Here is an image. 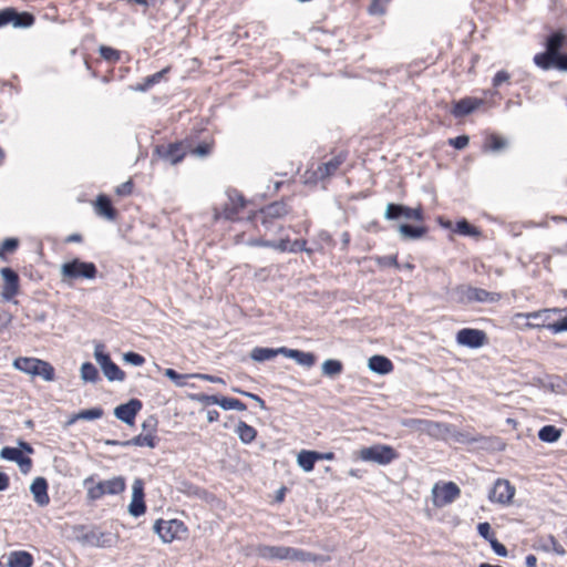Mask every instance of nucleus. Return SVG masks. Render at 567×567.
<instances>
[{"mask_svg":"<svg viewBox=\"0 0 567 567\" xmlns=\"http://www.w3.org/2000/svg\"><path fill=\"white\" fill-rule=\"evenodd\" d=\"M73 538L83 546L106 548L113 545V535L101 532L96 527L87 528L79 525L73 527Z\"/></svg>","mask_w":567,"mask_h":567,"instance_id":"1","label":"nucleus"},{"mask_svg":"<svg viewBox=\"0 0 567 567\" xmlns=\"http://www.w3.org/2000/svg\"><path fill=\"white\" fill-rule=\"evenodd\" d=\"M97 268L93 262L82 261L78 258L61 266L62 281L71 285L76 279H94Z\"/></svg>","mask_w":567,"mask_h":567,"instance_id":"2","label":"nucleus"},{"mask_svg":"<svg viewBox=\"0 0 567 567\" xmlns=\"http://www.w3.org/2000/svg\"><path fill=\"white\" fill-rule=\"evenodd\" d=\"M256 555L265 560H306L307 554L293 547L259 545L256 547Z\"/></svg>","mask_w":567,"mask_h":567,"instance_id":"3","label":"nucleus"},{"mask_svg":"<svg viewBox=\"0 0 567 567\" xmlns=\"http://www.w3.org/2000/svg\"><path fill=\"white\" fill-rule=\"evenodd\" d=\"M457 300L462 303H495L499 301L501 295L498 292H491L482 288L472 287L468 285H461L455 288Z\"/></svg>","mask_w":567,"mask_h":567,"instance_id":"4","label":"nucleus"},{"mask_svg":"<svg viewBox=\"0 0 567 567\" xmlns=\"http://www.w3.org/2000/svg\"><path fill=\"white\" fill-rule=\"evenodd\" d=\"M359 457L364 462H372L379 465H388L396 460L399 454L390 445L374 444L361 449L359 452Z\"/></svg>","mask_w":567,"mask_h":567,"instance_id":"5","label":"nucleus"},{"mask_svg":"<svg viewBox=\"0 0 567 567\" xmlns=\"http://www.w3.org/2000/svg\"><path fill=\"white\" fill-rule=\"evenodd\" d=\"M384 218L386 220H415L423 221L424 214L421 206L415 208L408 207L402 204L389 203L385 207Z\"/></svg>","mask_w":567,"mask_h":567,"instance_id":"6","label":"nucleus"},{"mask_svg":"<svg viewBox=\"0 0 567 567\" xmlns=\"http://www.w3.org/2000/svg\"><path fill=\"white\" fill-rule=\"evenodd\" d=\"M153 529L164 543H172L186 532L184 523L178 519H157Z\"/></svg>","mask_w":567,"mask_h":567,"instance_id":"7","label":"nucleus"},{"mask_svg":"<svg viewBox=\"0 0 567 567\" xmlns=\"http://www.w3.org/2000/svg\"><path fill=\"white\" fill-rule=\"evenodd\" d=\"M516 488L508 480L497 478L488 493V499L492 503L509 505L515 495Z\"/></svg>","mask_w":567,"mask_h":567,"instance_id":"8","label":"nucleus"},{"mask_svg":"<svg viewBox=\"0 0 567 567\" xmlns=\"http://www.w3.org/2000/svg\"><path fill=\"white\" fill-rule=\"evenodd\" d=\"M227 200L224 203L221 213L217 214V218L223 217L228 220H235L239 212L245 207V198L236 189L226 193Z\"/></svg>","mask_w":567,"mask_h":567,"instance_id":"9","label":"nucleus"},{"mask_svg":"<svg viewBox=\"0 0 567 567\" xmlns=\"http://www.w3.org/2000/svg\"><path fill=\"white\" fill-rule=\"evenodd\" d=\"M432 493L434 505L442 507L453 503L460 496L461 489L455 483L449 482L442 486L435 485Z\"/></svg>","mask_w":567,"mask_h":567,"instance_id":"10","label":"nucleus"},{"mask_svg":"<svg viewBox=\"0 0 567 567\" xmlns=\"http://www.w3.org/2000/svg\"><path fill=\"white\" fill-rule=\"evenodd\" d=\"M487 340L486 333L483 330L464 328L456 333V342L460 346L471 349H477L485 344Z\"/></svg>","mask_w":567,"mask_h":567,"instance_id":"11","label":"nucleus"},{"mask_svg":"<svg viewBox=\"0 0 567 567\" xmlns=\"http://www.w3.org/2000/svg\"><path fill=\"white\" fill-rule=\"evenodd\" d=\"M146 511L144 502V482L142 478H135L132 485V501L128 505V513L138 517Z\"/></svg>","mask_w":567,"mask_h":567,"instance_id":"12","label":"nucleus"},{"mask_svg":"<svg viewBox=\"0 0 567 567\" xmlns=\"http://www.w3.org/2000/svg\"><path fill=\"white\" fill-rule=\"evenodd\" d=\"M142 406L143 404L138 399H131L128 402L117 405L114 409V415L123 423L133 425Z\"/></svg>","mask_w":567,"mask_h":567,"instance_id":"13","label":"nucleus"},{"mask_svg":"<svg viewBox=\"0 0 567 567\" xmlns=\"http://www.w3.org/2000/svg\"><path fill=\"white\" fill-rule=\"evenodd\" d=\"M0 275L3 279L1 297L4 300L10 301L19 292V276L11 268H2L0 270Z\"/></svg>","mask_w":567,"mask_h":567,"instance_id":"14","label":"nucleus"},{"mask_svg":"<svg viewBox=\"0 0 567 567\" xmlns=\"http://www.w3.org/2000/svg\"><path fill=\"white\" fill-rule=\"evenodd\" d=\"M347 154L340 152L334 155L331 159L326 163L320 164L317 169L313 172V176L318 181H324L331 176H333L340 166L346 162Z\"/></svg>","mask_w":567,"mask_h":567,"instance_id":"15","label":"nucleus"},{"mask_svg":"<svg viewBox=\"0 0 567 567\" xmlns=\"http://www.w3.org/2000/svg\"><path fill=\"white\" fill-rule=\"evenodd\" d=\"M0 457L6 461L14 462L18 464L23 474H28L32 467V460L24 456L22 451L18 447L4 446L0 451Z\"/></svg>","mask_w":567,"mask_h":567,"instance_id":"16","label":"nucleus"},{"mask_svg":"<svg viewBox=\"0 0 567 567\" xmlns=\"http://www.w3.org/2000/svg\"><path fill=\"white\" fill-rule=\"evenodd\" d=\"M288 213L289 207L285 202H274L260 210L261 224L268 229L274 219L281 218Z\"/></svg>","mask_w":567,"mask_h":567,"instance_id":"17","label":"nucleus"},{"mask_svg":"<svg viewBox=\"0 0 567 567\" xmlns=\"http://www.w3.org/2000/svg\"><path fill=\"white\" fill-rule=\"evenodd\" d=\"M155 152L159 157L164 158L173 165L183 161L186 154L182 143H172L166 146L161 145L156 147Z\"/></svg>","mask_w":567,"mask_h":567,"instance_id":"18","label":"nucleus"},{"mask_svg":"<svg viewBox=\"0 0 567 567\" xmlns=\"http://www.w3.org/2000/svg\"><path fill=\"white\" fill-rule=\"evenodd\" d=\"M422 426V432L436 440H449L452 432V424L435 422L426 420V422H419Z\"/></svg>","mask_w":567,"mask_h":567,"instance_id":"19","label":"nucleus"},{"mask_svg":"<svg viewBox=\"0 0 567 567\" xmlns=\"http://www.w3.org/2000/svg\"><path fill=\"white\" fill-rule=\"evenodd\" d=\"M483 101L474 97H464L454 102L451 113L455 117H464L482 105Z\"/></svg>","mask_w":567,"mask_h":567,"instance_id":"20","label":"nucleus"},{"mask_svg":"<svg viewBox=\"0 0 567 567\" xmlns=\"http://www.w3.org/2000/svg\"><path fill=\"white\" fill-rule=\"evenodd\" d=\"M281 354L286 358L295 360L299 365L305 368H311L316 363V355L311 352L281 347Z\"/></svg>","mask_w":567,"mask_h":567,"instance_id":"21","label":"nucleus"},{"mask_svg":"<svg viewBox=\"0 0 567 567\" xmlns=\"http://www.w3.org/2000/svg\"><path fill=\"white\" fill-rule=\"evenodd\" d=\"M30 491L33 495L34 502L39 506H47L50 503L48 495V482L44 477H37L33 480Z\"/></svg>","mask_w":567,"mask_h":567,"instance_id":"22","label":"nucleus"},{"mask_svg":"<svg viewBox=\"0 0 567 567\" xmlns=\"http://www.w3.org/2000/svg\"><path fill=\"white\" fill-rule=\"evenodd\" d=\"M33 556L25 550H13L8 554L7 567H32Z\"/></svg>","mask_w":567,"mask_h":567,"instance_id":"23","label":"nucleus"},{"mask_svg":"<svg viewBox=\"0 0 567 567\" xmlns=\"http://www.w3.org/2000/svg\"><path fill=\"white\" fill-rule=\"evenodd\" d=\"M368 367L372 372L378 374H388L393 370V363L384 355H372L369 359Z\"/></svg>","mask_w":567,"mask_h":567,"instance_id":"24","label":"nucleus"},{"mask_svg":"<svg viewBox=\"0 0 567 567\" xmlns=\"http://www.w3.org/2000/svg\"><path fill=\"white\" fill-rule=\"evenodd\" d=\"M99 483L105 495H118L124 492L126 487V482L123 476H115Z\"/></svg>","mask_w":567,"mask_h":567,"instance_id":"25","label":"nucleus"},{"mask_svg":"<svg viewBox=\"0 0 567 567\" xmlns=\"http://www.w3.org/2000/svg\"><path fill=\"white\" fill-rule=\"evenodd\" d=\"M95 212L97 215L114 220L116 218V210L112 206L110 198L105 195H100L95 203Z\"/></svg>","mask_w":567,"mask_h":567,"instance_id":"26","label":"nucleus"},{"mask_svg":"<svg viewBox=\"0 0 567 567\" xmlns=\"http://www.w3.org/2000/svg\"><path fill=\"white\" fill-rule=\"evenodd\" d=\"M398 231L404 240H415L422 238L426 233L424 226H413L410 224H401L398 227Z\"/></svg>","mask_w":567,"mask_h":567,"instance_id":"27","label":"nucleus"},{"mask_svg":"<svg viewBox=\"0 0 567 567\" xmlns=\"http://www.w3.org/2000/svg\"><path fill=\"white\" fill-rule=\"evenodd\" d=\"M319 460V452L302 450L297 456L298 465L305 472H311L315 467V463Z\"/></svg>","mask_w":567,"mask_h":567,"instance_id":"28","label":"nucleus"},{"mask_svg":"<svg viewBox=\"0 0 567 567\" xmlns=\"http://www.w3.org/2000/svg\"><path fill=\"white\" fill-rule=\"evenodd\" d=\"M278 354H281V348L271 349V348L256 347L251 350L250 358L254 361L264 362V361L274 359Z\"/></svg>","mask_w":567,"mask_h":567,"instance_id":"29","label":"nucleus"},{"mask_svg":"<svg viewBox=\"0 0 567 567\" xmlns=\"http://www.w3.org/2000/svg\"><path fill=\"white\" fill-rule=\"evenodd\" d=\"M235 432L238 435L241 443L244 444L251 443L257 435V431L255 430V427H252L251 425L247 424L244 421L238 422Z\"/></svg>","mask_w":567,"mask_h":567,"instance_id":"30","label":"nucleus"},{"mask_svg":"<svg viewBox=\"0 0 567 567\" xmlns=\"http://www.w3.org/2000/svg\"><path fill=\"white\" fill-rule=\"evenodd\" d=\"M37 364H39V359L37 358L20 357L13 361V367L17 370L31 375H34L37 372Z\"/></svg>","mask_w":567,"mask_h":567,"instance_id":"31","label":"nucleus"},{"mask_svg":"<svg viewBox=\"0 0 567 567\" xmlns=\"http://www.w3.org/2000/svg\"><path fill=\"white\" fill-rule=\"evenodd\" d=\"M93 483H94V476L93 475L86 477L83 481V485L86 487V498L90 502H95V501L102 498L105 495L104 492H103L102 486L100 485V483H96L95 485H92Z\"/></svg>","mask_w":567,"mask_h":567,"instance_id":"32","label":"nucleus"},{"mask_svg":"<svg viewBox=\"0 0 567 567\" xmlns=\"http://www.w3.org/2000/svg\"><path fill=\"white\" fill-rule=\"evenodd\" d=\"M343 371V364L340 360L328 359L321 365V372L324 377L333 379L340 375Z\"/></svg>","mask_w":567,"mask_h":567,"instance_id":"33","label":"nucleus"},{"mask_svg":"<svg viewBox=\"0 0 567 567\" xmlns=\"http://www.w3.org/2000/svg\"><path fill=\"white\" fill-rule=\"evenodd\" d=\"M131 445L147 446V447L154 449L156 445L155 436H154V434H151V433H146L145 435L140 434V435L132 437L131 440L123 441V443H122V446H131Z\"/></svg>","mask_w":567,"mask_h":567,"instance_id":"34","label":"nucleus"},{"mask_svg":"<svg viewBox=\"0 0 567 567\" xmlns=\"http://www.w3.org/2000/svg\"><path fill=\"white\" fill-rule=\"evenodd\" d=\"M565 41L566 37L561 31L554 32L546 40V50L554 54L559 53Z\"/></svg>","mask_w":567,"mask_h":567,"instance_id":"35","label":"nucleus"},{"mask_svg":"<svg viewBox=\"0 0 567 567\" xmlns=\"http://www.w3.org/2000/svg\"><path fill=\"white\" fill-rule=\"evenodd\" d=\"M558 311L557 309H544V310H539V311H534V312H528V313H516L515 315V318L516 319H540V322L539 323H544V324H548L550 323L549 322V319H550V316L553 312H556Z\"/></svg>","mask_w":567,"mask_h":567,"instance_id":"36","label":"nucleus"},{"mask_svg":"<svg viewBox=\"0 0 567 567\" xmlns=\"http://www.w3.org/2000/svg\"><path fill=\"white\" fill-rule=\"evenodd\" d=\"M561 435V431L554 425H545L538 431V437L546 443L556 442Z\"/></svg>","mask_w":567,"mask_h":567,"instance_id":"37","label":"nucleus"},{"mask_svg":"<svg viewBox=\"0 0 567 567\" xmlns=\"http://www.w3.org/2000/svg\"><path fill=\"white\" fill-rule=\"evenodd\" d=\"M80 374L84 382L96 383L100 380L99 371L91 362L81 365Z\"/></svg>","mask_w":567,"mask_h":567,"instance_id":"38","label":"nucleus"},{"mask_svg":"<svg viewBox=\"0 0 567 567\" xmlns=\"http://www.w3.org/2000/svg\"><path fill=\"white\" fill-rule=\"evenodd\" d=\"M105 378L110 381V382H113V381H124L125 380V373L118 368L117 364H115L113 361H111L110 363H107L103 369H102Z\"/></svg>","mask_w":567,"mask_h":567,"instance_id":"39","label":"nucleus"},{"mask_svg":"<svg viewBox=\"0 0 567 567\" xmlns=\"http://www.w3.org/2000/svg\"><path fill=\"white\" fill-rule=\"evenodd\" d=\"M534 63L543 70L554 69L555 54L546 50L545 52L538 53L534 56Z\"/></svg>","mask_w":567,"mask_h":567,"instance_id":"40","label":"nucleus"},{"mask_svg":"<svg viewBox=\"0 0 567 567\" xmlns=\"http://www.w3.org/2000/svg\"><path fill=\"white\" fill-rule=\"evenodd\" d=\"M527 328H545L553 333H560L567 331V317L548 324L544 323H526Z\"/></svg>","mask_w":567,"mask_h":567,"instance_id":"41","label":"nucleus"},{"mask_svg":"<svg viewBox=\"0 0 567 567\" xmlns=\"http://www.w3.org/2000/svg\"><path fill=\"white\" fill-rule=\"evenodd\" d=\"M41 377L44 381H53L54 375V368L47 361H43L39 359V364H37V372L34 373V377Z\"/></svg>","mask_w":567,"mask_h":567,"instance_id":"42","label":"nucleus"},{"mask_svg":"<svg viewBox=\"0 0 567 567\" xmlns=\"http://www.w3.org/2000/svg\"><path fill=\"white\" fill-rule=\"evenodd\" d=\"M539 547L545 551H554L558 555L565 554V549L563 548V546L551 535L547 536L546 538H543L540 540Z\"/></svg>","mask_w":567,"mask_h":567,"instance_id":"43","label":"nucleus"},{"mask_svg":"<svg viewBox=\"0 0 567 567\" xmlns=\"http://www.w3.org/2000/svg\"><path fill=\"white\" fill-rule=\"evenodd\" d=\"M34 23V17L29 12H18L16 10V18L11 21L14 28H29Z\"/></svg>","mask_w":567,"mask_h":567,"instance_id":"44","label":"nucleus"},{"mask_svg":"<svg viewBox=\"0 0 567 567\" xmlns=\"http://www.w3.org/2000/svg\"><path fill=\"white\" fill-rule=\"evenodd\" d=\"M219 406L223 410H237V411H245L247 409L246 404L243 403L240 400L235 398H226L221 396L219 399Z\"/></svg>","mask_w":567,"mask_h":567,"instance_id":"45","label":"nucleus"},{"mask_svg":"<svg viewBox=\"0 0 567 567\" xmlns=\"http://www.w3.org/2000/svg\"><path fill=\"white\" fill-rule=\"evenodd\" d=\"M289 239H280L278 241L258 239L252 245L274 248L279 251H287Z\"/></svg>","mask_w":567,"mask_h":567,"instance_id":"46","label":"nucleus"},{"mask_svg":"<svg viewBox=\"0 0 567 567\" xmlns=\"http://www.w3.org/2000/svg\"><path fill=\"white\" fill-rule=\"evenodd\" d=\"M450 439L454 440L457 443L467 444L477 442L478 439L474 437L467 432L458 431L454 425H452V432L450 433Z\"/></svg>","mask_w":567,"mask_h":567,"instance_id":"47","label":"nucleus"},{"mask_svg":"<svg viewBox=\"0 0 567 567\" xmlns=\"http://www.w3.org/2000/svg\"><path fill=\"white\" fill-rule=\"evenodd\" d=\"M167 72L166 69L159 71V72H156L150 76H147L145 80H144V83L138 85L136 87V90L138 91H146L148 90L151 86H153L155 83H158L161 81V79L163 78V75Z\"/></svg>","mask_w":567,"mask_h":567,"instance_id":"48","label":"nucleus"},{"mask_svg":"<svg viewBox=\"0 0 567 567\" xmlns=\"http://www.w3.org/2000/svg\"><path fill=\"white\" fill-rule=\"evenodd\" d=\"M103 409L101 408H92L87 410H82L78 412V417L85 421L97 420L103 416Z\"/></svg>","mask_w":567,"mask_h":567,"instance_id":"49","label":"nucleus"},{"mask_svg":"<svg viewBox=\"0 0 567 567\" xmlns=\"http://www.w3.org/2000/svg\"><path fill=\"white\" fill-rule=\"evenodd\" d=\"M164 374L177 386H184L186 384L185 380L192 378L190 374H179L171 368L166 369Z\"/></svg>","mask_w":567,"mask_h":567,"instance_id":"50","label":"nucleus"},{"mask_svg":"<svg viewBox=\"0 0 567 567\" xmlns=\"http://www.w3.org/2000/svg\"><path fill=\"white\" fill-rule=\"evenodd\" d=\"M94 358L101 369H103L107 363H110L111 357L104 352V346L103 344H96L94 349Z\"/></svg>","mask_w":567,"mask_h":567,"instance_id":"51","label":"nucleus"},{"mask_svg":"<svg viewBox=\"0 0 567 567\" xmlns=\"http://www.w3.org/2000/svg\"><path fill=\"white\" fill-rule=\"evenodd\" d=\"M19 246L17 238H6L0 246V258L4 259L7 252H13Z\"/></svg>","mask_w":567,"mask_h":567,"instance_id":"52","label":"nucleus"},{"mask_svg":"<svg viewBox=\"0 0 567 567\" xmlns=\"http://www.w3.org/2000/svg\"><path fill=\"white\" fill-rule=\"evenodd\" d=\"M101 56L110 62H116L120 60V52L113 48L101 45L99 49Z\"/></svg>","mask_w":567,"mask_h":567,"instance_id":"53","label":"nucleus"},{"mask_svg":"<svg viewBox=\"0 0 567 567\" xmlns=\"http://www.w3.org/2000/svg\"><path fill=\"white\" fill-rule=\"evenodd\" d=\"M455 230L458 233V234H462V235H465V236H474V235H477L478 231L476 230L475 227H473L467 220L465 219H462V220H458L456 223V228Z\"/></svg>","mask_w":567,"mask_h":567,"instance_id":"54","label":"nucleus"},{"mask_svg":"<svg viewBox=\"0 0 567 567\" xmlns=\"http://www.w3.org/2000/svg\"><path fill=\"white\" fill-rule=\"evenodd\" d=\"M507 146V141L497 135H491L488 138V148L493 152H499Z\"/></svg>","mask_w":567,"mask_h":567,"instance_id":"55","label":"nucleus"},{"mask_svg":"<svg viewBox=\"0 0 567 567\" xmlns=\"http://www.w3.org/2000/svg\"><path fill=\"white\" fill-rule=\"evenodd\" d=\"M123 360L126 363L135 365V367H140L145 363V358L142 354H140L137 352H133V351L124 353Z\"/></svg>","mask_w":567,"mask_h":567,"instance_id":"56","label":"nucleus"},{"mask_svg":"<svg viewBox=\"0 0 567 567\" xmlns=\"http://www.w3.org/2000/svg\"><path fill=\"white\" fill-rule=\"evenodd\" d=\"M193 399L195 401H197L198 403H202L204 405H212V404L219 405L220 396H218V395H209V394H204V393H197V394L193 395Z\"/></svg>","mask_w":567,"mask_h":567,"instance_id":"57","label":"nucleus"},{"mask_svg":"<svg viewBox=\"0 0 567 567\" xmlns=\"http://www.w3.org/2000/svg\"><path fill=\"white\" fill-rule=\"evenodd\" d=\"M13 18H16V10L13 8L0 10V28L11 24Z\"/></svg>","mask_w":567,"mask_h":567,"instance_id":"58","label":"nucleus"},{"mask_svg":"<svg viewBox=\"0 0 567 567\" xmlns=\"http://www.w3.org/2000/svg\"><path fill=\"white\" fill-rule=\"evenodd\" d=\"M306 245H307L306 240H302V239H296L292 243L289 241L287 251H290V252L306 251L308 254H311L312 250L308 249L306 247Z\"/></svg>","mask_w":567,"mask_h":567,"instance_id":"59","label":"nucleus"},{"mask_svg":"<svg viewBox=\"0 0 567 567\" xmlns=\"http://www.w3.org/2000/svg\"><path fill=\"white\" fill-rule=\"evenodd\" d=\"M477 532H478L480 536H482L484 539H486L488 542H489V539H495V537L493 536V533H492L491 525L487 522L480 523L477 525Z\"/></svg>","mask_w":567,"mask_h":567,"instance_id":"60","label":"nucleus"},{"mask_svg":"<svg viewBox=\"0 0 567 567\" xmlns=\"http://www.w3.org/2000/svg\"><path fill=\"white\" fill-rule=\"evenodd\" d=\"M212 148V143H200L192 152L198 157H205L210 154Z\"/></svg>","mask_w":567,"mask_h":567,"instance_id":"61","label":"nucleus"},{"mask_svg":"<svg viewBox=\"0 0 567 567\" xmlns=\"http://www.w3.org/2000/svg\"><path fill=\"white\" fill-rule=\"evenodd\" d=\"M157 419L154 415H151L142 423V429L146 433L154 434L157 427Z\"/></svg>","mask_w":567,"mask_h":567,"instance_id":"62","label":"nucleus"},{"mask_svg":"<svg viewBox=\"0 0 567 567\" xmlns=\"http://www.w3.org/2000/svg\"><path fill=\"white\" fill-rule=\"evenodd\" d=\"M470 138L467 135H460L450 140V144L456 150H463L468 145Z\"/></svg>","mask_w":567,"mask_h":567,"instance_id":"63","label":"nucleus"},{"mask_svg":"<svg viewBox=\"0 0 567 567\" xmlns=\"http://www.w3.org/2000/svg\"><path fill=\"white\" fill-rule=\"evenodd\" d=\"M554 69L559 71H567V53H556L555 54V65Z\"/></svg>","mask_w":567,"mask_h":567,"instance_id":"64","label":"nucleus"}]
</instances>
